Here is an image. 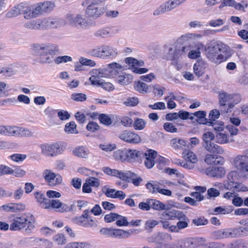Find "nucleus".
Instances as JSON below:
<instances>
[{
  "instance_id": "a19ab883",
  "label": "nucleus",
  "mask_w": 248,
  "mask_h": 248,
  "mask_svg": "<svg viewBox=\"0 0 248 248\" xmlns=\"http://www.w3.org/2000/svg\"><path fill=\"white\" fill-rule=\"evenodd\" d=\"M201 37L202 35L200 34L188 33L182 35L180 39L184 42H187L201 38Z\"/></svg>"
},
{
  "instance_id": "4468645a",
  "label": "nucleus",
  "mask_w": 248,
  "mask_h": 248,
  "mask_svg": "<svg viewBox=\"0 0 248 248\" xmlns=\"http://www.w3.org/2000/svg\"><path fill=\"white\" fill-rule=\"evenodd\" d=\"M92 76L89 78V80L91 84L93 85H96L102 80L100 78L107 77L108 75V70L106 68L93 69L92 72Z\"/></svg>"
},
{
  "instance_id": "423d86ee",
  "label": "nucleus",
  "mask_w": 248,
  "mask_h": 248,
  "mask_svg": "<svg viewBox=\"0 0 248 248\" xmlns=\"http://www.w3.org/2000/svg\"><path fill=\"white\" fill-rule=\"evenodd\" d=\"M221 49V45L217 42L206 46L205 51L207 58L212 62L217 64H219V52Z\"/></svg>"
},
{
  "instance_id": "e433bc0d",
  "label": "nucleus",
  "mask_w": 248,
  "mask_h": 248,
  "mask_svg": "<svg viewBox=\"0 0 248 248\" xmlns=\"http://www.w3.org/2000/svg\"><path fill=\"white\" fill-rule=\"evenodd\" d=\"M62 205V203L59 200L56 199L48 200L46 206H44V208L45 209H48L50 208L58 209L59 211H62L60 209Z\"/></svg>"
},
{
  "instance_id": "0e129e2a",
  "label": "nucleus",
  "mask_w": 248,
  "mask_h": 248,
  "mask_svg": "<svg viewBox=\"0 0 248 248\" xmlns=\"http://www.w3.org/2000/svg\"><path fill=\"white\" fill-rule=\"evenodd\" d=\"M71 99L77 102H83L86 100L87 96L82 93H74L71 95Z\"/></svg>"
},
{
  "instance_id": "b1692460",
  "label": "nucleus",
  "mask_w": 248,
  "mask_h": 248,
  "mask_svg": "<svg viewBox=\"0 0 248 248\" xmlns=\"http://www.w3.org/2000/svg\"><path fill=\"white\" fill-rule=\"evenodd\" d=\"M25 208V205L22 204L10 203L0 206L1 211L15 212L17 211L23 210Z\"/></svg>"
},
{
  "instance_id": "2eb2a0df",
  "label": "nucleus",
  "mask_w": 248,
  "mask_h": 248,
  "mask_svg": "<svg viewBox=\"0 0 248 248\" xmlns=\"http://www.w3.org/2000/svg\"><path fill=\"white\" fill-rule=\"evenodd\" d=\"M88 6L85 10L86 14L89 17L97 18L104 13V8L96 6L95 4H86Z\"/></svg>"
},
{
  "instance_id": "5701e85b",
  "label": "nucleus",
  "mask_w": 248,
  "mask_h": 248,
  "mask_svg": "<svg viewBox=\"0 0 248 248\" xmlns=\"http://www.w3.org/2000/svg\"><path fill=\"white\" fill-rule=\"evenodd\" d=\"M204 161L209 165H217L222 164L224 162V158L216 154H207L205 156Z\"/></svg>"
},
{
  "instance_id": "9b49d317",
  "label": "nucleus",
  "mask_w": 248,
  "mask_h": 248,
  "mask_svg": "<svg viewBox=\"0 0 248 248\" xmlns=\"http://www.w3.org/2000/svg\"><path fill=\"white\" fill-rule=\"evenodd\" d=\"M42 29L60 28L65 25L64 20L59 18H46L41 21Z\"/></svg>"
},
{
  "instance_id": "2f4dec72",
  "label": "nucleus",
  "mask_w": 248,
  "mask_h": 248,
  "mask_svg": "<svg viewBox=\"0 0 248 248\" xmlns=\"http://www.w3.org/2000/svg\"><path fill=\"white\" fill-rule=\"evenodd\" d=\"M149 205L150 209L152 208L155 210L161 211L165 209L166 205L161 202L155 200L149 199Z\"/></svg>"
},
{
  "instance_id": "603ef678",
  "label": "nucleus",
  "mask_w": 248,
  "mask_h": 248,
  "mask_svg": "<svg viewBox=\"0 0 248 248\" xmlns=\"http://www.w3.org/2000/svg\"><path fill=\"white\" fill-rule=\"evenodd\" d=\"M125 155V149L123 150H118L114 152L113 157L116 160L124 161L126 160Z\"/></svg>"
},
{
  "instance_id": "6e6d98bb",
  "label": "nucleus",
  "mask_w": 248,
  "mask_h": 248,
  "mask_svg": "<svg viewBox=\"0 0 248 248\" xmlns=\"http://www.w3.org/2000/svg\"><path fill=\"white\" fill-rule=\"evenodd\" d=\"M139 102V98L137 97H128L124 102V104L127 107H134Z\"/></svg>"
},
{
  "instance_id": "412c9836",
  "label": "nucleus",
  "mask_w": 248,
  "mask_h": 248,
  "mask_svg": "<svg viewBox=\"0 0 248 248\" xmlns=\"http://www.w3.org/2000/svg\"><path fill=\"white\" fill-rule=\"evenodd\" d=\"M26 4L21 3L15 6L9 10L6 14V16L8 18H12L16 17L21 14L24 15V13L26 11Z\"/></svg>"
},
{
  "instance_id": "79ce46f5",
  "label": "nucleus",
  "mask_w": 248,
  "mask_h": 248,
  "mask_svg": "<svg viewBox=\"0 0 248 248\" xmlns=\"http://www.w3.org/2000/svg\"><path fill=\"white\" fill-rule=\"evenodd\" d=\"M90 244L87 242H72L65 246V248H90Z\"/></svg>"
},
{
  "instance_id": "473e14b6",
  "label": "nucleus",
  "mask_w": 248,
  "mask_h": 248,
  "mask_svg": "<svg viewBox=\"0 0 248 248\" xmlns=\"http://www.w3.org/2000/svg\"><path fill=\"white\" fill-rule=\"evenodd\" d=\"M186 141L184 140L175 138L171 140V146L175 149H182L186 144Z\"/></svg>"
},
{
  "instance_id": "338daca9",
  "label": "nucleus",
  "mask_w": 248,
  "mask_h": 248,
  "mask_svg": "<svg viewBox=\"0 0 248 248\" xmlns=\"http://www.w3.org/2000/svg\"><path fill=\"white\" fill-rule=\"evenodd\" d=\"M96 85L101 87L104 90L108 91H111L114 89V87L112 83L109 82H104L103 80Z\"/></svg>"
},
{
  "instance_id": "f257e3e1",
  "label": "nucleus",
  "mask_w": 248,
  "mask_h": 248,
  "mask_svg": "<svg viewBox=\"0 0 248 248\" xmlns=\"http://www.w3.org/2000/svg\"><path fill=\"white\" fill-rule=\"evenodd\" d=\"M31 48L37 57L36 61L41 63H49L53 62L57 47L49 44H33Z\"/></svg>"
},
{
  "instance_id": "f3484780",
  "label": "nucleus",
  "mask_w": 248,
  "mask_h": 248,
  "mask_svg": "<svg viewBox=\"0 0 248 248\" xmlns=\"http://www.w3.org/2000/svg\"><path fill=\"white\" fill-rule=\"evenodd\" d=\"M235 167L238 170L248 172V156L237 155L234 159Z\"/></svg>"
},
{
  "instance_id": "49530a36",
  "label": "nucleus",
  "mask_w": 248,
  "mask_h": 248,
  "mask_svg": "<svg viewBox=\"0 0 248 248\" xmlns=\"http://www.w3.org/2000/svg\"><path fill=\"white\" fill-rule=\"evenodd\" d=\"M53 240L58 245H65L67 242L65 236L62 233H58L55 235L53 237Z\"/></svg>"
},
{
  "instance_id": "3c124183",
  "label": "nucleus",
  "mask_w": 248,
  "mask_h": 248,
  "mask_svg": "<svg viewBox=\"0 0 248 248\" xmlns=\"http://www.w3.org/2000/svg\"><path fill=\"white\" fill-rule=\"evenodd\" d=\"M159 223V222L154 219L147 220L144 225V229L148 232H152L153 229Z\"/></svg>"
},
{
  "instance_id": "8fccbe9b",
  "label": "nucleus",
  "mask_w": 248,
  "mask_h": 248,
  "mask_svg": "<svg viewBox=\"0 0 248 248\" xmlns=\"http://www.w3.org/2000/svg\"><path fill=\"white\" fill-rule=\"evenodd\" d=\"M77 125L73 121L70 122L69 123L66 124L65 125L64 130L65 131L68 133L71 134H77L78 131L77 130Z\"/></svg>"
},
{
  "instance_id": "72a5a7b5",
  "label": "nucleus",
  "mask_w": 248,
  "mask_h": 248,
  "mask_svg": "<svg viewBox=\"0 0 248 248\" xmlns=\"http://www.w3.org/2000/svg\"><path fill=\"white\" fill-rule=\"evenodd\" d=\"M215 139L217 142L224 144L229 142L227 132L223 130L219 132L215 133Z\"/></svg>"
},
{
  "instance_id": "aec40b11",
  "label": "nucleus",
  "mask_w": 248,
  "mask_h": 248,
  "mask_svg": "<svg viewBox=\"0 0 248 248\" xmlns=\"http://www.w3.org/2000/svg\"><path fill=\"white\" fill-rule=\"evenodd\" d=\"M119 31L118 30H115L113 28L106 27L100 29L96 31L94 35L96 37L106 38L112 36Z\"/></svg>"
},
{
  "instance_id": "7c9ffc66",
  "label": "nucleus",
  "mask_w": 248,
  "mask_h": 248,
  "mask_svg": "<svg viewBox=\"0 0 248 248\" xmlns=\"http://www.w3.org/2000/svg\"><path fill=\"white\" fill-rule=\"evenodd\" d=\"M219 53V64L222 62L226 61L232 55L230 48L229 47H226L225 46H223L222 45H221V49Z\"/></svg>"
},
{
  "instance_id": "c756f323",
  "label": "nucleus",
  "mask_w": 248,
  "mask_h": 248,
  "mask_svg": "<svg viewBox=\"0 0 248 248\" xmlns=\"http://www.w3.org/2000/svg\"><path fill=\"white\" fill-rule=\"evenodd\" d=\"M207 66V63L203 61H199L193 66V69L195 75L198 77L202 75L204 70Z\"/></svg>"
},
{
  "instance_id": "20e7f679",
  "label": "nucleus",
  "mask_w": 248,
  "mask_h": 248,
  "mask_svg": "<svg viewBox=\"0 0 248 248\" xmlns=\"http://www.w3.org/2000/svg\"><path fill=\"white\" fill-rule=\"evenodd\" d=\"M88 54L98 58L108 59L116 57L118 54V50L112 46L104 44L90 49Z\"/></svg>"
},
{
  "instance_id": "f03ea898",
  "label": "nucleus",
  "mask_w": 248,
  "mask_h": 248,
  "mask_svg": "<svg viewBox=\"0 0 248 248\" xmlns=\"http://www.w3.org/2000/svg\"><path fill=\"white\" fill-rule=\"evenodd\" d=\"M35 222L33 216L30 213H26L15 217L10 225V230L19 231L25 229L26 233H30L35 228L33 224Z\"/></svg>"
},
{
  "instance_id": "dca6fc26",
  "label": "nucleus",
  "mask_w": 248,
  "mask_h": 248,
  "mask_svg": "<svg viewBox=\"0 0 248 248\" xmlns=\"http://www.w3.org/2000/svg\"><path fill=\"white\" fill-rule=\"evenodd\" d=\"M26 11L24 13V17L26 19H30L36 17L39 15L43 14L41 3L37 4L34 7H28L26 5Z\"/></svg>"
},
{
  "instance_id": "f8f14e48",
  "label": "nucleus",
  "mask_w": 248,
  "mask_h": 248,
  "mask_svg": "<svg viewBox=\"0 0 248 248\" xmlns=\"http://www.w3.org/2000/svg\"><path fill=\"white\" fill-rule=\"evenodd\" d=\"M119 138L121 140L130 143H138L141 141L139 135L127 130L122 131L119 134Z\"/></svg>"
},
{
  "instance_id": "052dcab7",
  "label": "nucleus",
  "mask_w": 248,
  "mask_h": 248,
  "mask_svg": "<svg viewBox=\"0 0 248 248\" xmlns=\"http://www.w3.org/2000/svg\"><path fill=\"white\" fill-rule=\"evenodd\" d=\"M211 124H210V125L213 127L216 133L219 132L224 130V125L222 122H218L216 121H211Z\"/></svg>"
},
{
  "instance_id": "a878e982",
  "label": "nucleus",
  "mask_w": 248,
  "mask_h": 248,
  "mask_svg": "<svg viewBox=\"0 0 248 248\" xmlns=\"http://www.w3.org/2000/svg\"><path fill=\"white\" fill-rule=\"evenodd\" d=\"M202 147L208 152L214 154H221L223 153L222 148L217 144L210 142Z\"/></svg>"
},
{
  "instance_id": "393cba45",
  "label": "nucleus",
  "mask_w": 248,
  "mask_h": 248,
  "mask_svg": "<svg viewBox=\"0 0 248 248\" xmlns=\"http://www.w3.org/2000/svg\"><path fill=\"white\" fill-rule=\"evenodd\" d=\"M122 66L117 62H112L108 64L105 68L108 70V75L107 76H118L119 75V71L122 69Z\"/></svg>"
},
{
  "instance_id": "ddd939ff",
  "label": "nucleus",
  "mask_w": 248,
  "mask_h": 248,
  "mask_svg": "<svg viewBox=\"0 0 248 248\" xmlns=\"http://www.w3.org/2000/svg\"><path fill=\"white\" fill-rule=\"evenodd\" d=\"M237 230L234 228L221 229L215 232L214 236L217 239H225L227 238H237L238 234Z\"/></svg>"
},
{
  "instance_id": "5fc2aeb1",
  "label": "nucleus",
  "mask_w": 248,
  "mask_h": 248,
  "mask_svg": "<svg viewBox=\"0 0 248 248\" xmlns=\"http://www.w3.org/2000/svg\"><path fill=\"white\" fill-rule=\"evenodd\" d=\"M34 196L37 200V201L39 202L43 206H46L48 199L45 198L44 194L41 192H36L34 193ZM44 206H43L44 207Z\"/></svg>"
},
{
  "instance_id": "864d4df0",
  "label": "nucleus",
  "mask_w": 248,
  "mask_h": 248,
  "mask_svg": "<svg viewBox=\"0 0 248 248\" xmlns=\"http://www.w3.org/2000/svg\"><path fill=\"white\" fill-rule=\"evenodd\" d=\"M32 136V133L28 129L18 126L17 137H29Z\"/></svg>"
},
{
  "instance_id": "58836bf2",
  "label": "nucleus",
  "mask_w": 248,
  "mask_h": 248,
  "mask_svg": "<svg viewBox=\"0 0 248 248\" xmlns=\"http://www.w3.org/2000/svg\"><path fill=\"white\" fill-rule=\"evenodd\" d=\"M193 244V242L190 240H180L177 241L176 246L172 248H192Z\"/></svg>"
},
{
  "instance_id": "a211bd4d",
  "label": "nucleus",
  "mask_w": 248,
  "mask_h": 248,
  "mask_svg": "<svg viewBox=\"0 0 248 248\" xmlns=\"http://www.w3.org/2000/svg\"><path fill=\"white\" fill-rule=\"evenodd\" d=\"M157 152L150 149L143 152L142 157H145L144 164L148 169L152 168L155 165V159L157 156Z\"/></svg>"
},
{
  "instance_id": "e2e57ef3",
  "label": "nucleus",
  "mask_w": 248,
  "mask_h": 248,
  "mask_svg": "<svg viewBox=\"0 0 248 248\" xmlns=\"http://www.w3.org/2000/svg\"><path fill=\"white\" fill-rule=\"evenodd\" d=\"M164 130L167 132L171 133H176L178 131L177 128L172 123L167 122L163 124Z\"/></svg>"
},
{
  "instance_id": "37998d69",
  "label": "nucleus",
  "mask_w": 248,
  "mask_h": 248,
  "mask_svg": "<svg viewBox=\"0 0 248 248\" xmlns=\"http://www.w3.org/2000/svg\"><path fill=\"white\" fill-rule=\"evenodd\" d=\"M137 174L130 171H126L125 172H121L120 179L124 181L129 182L132 181L137 176Z\"/></svg>"
},
{
  "instance_id": "c85d7f7f",
  "label": "nucleus",
  "mask_w": 248,
  "mask_h": 248,
  "mask_svg": "<svg viewBox=\"0 0 248 248\" xmlns=\"http://www.w3.org/2000/svg\"><path fill=\"white\" fill-rule=\"evenodd\" d=\"M233 210V207L232 206H218L216 207L212 214L213 215H225L231 213Z\"/></svg>"
},
{
  "instance_id": "bf43d9fd",
  "label": "nucleus",
  "mask_w": 248,
  "mask_h": 248,
  "mask_svg": "<svg viewBox=\"0 0 248 248\" xmlns=\"http://www.w3.org/2000/svg\"><path fill=\"white\" fill-rule=\"evenodd\" d=\"M145 186L149 191L152 193H156L157 192H158L159 187L158 185L155 182H153V183H147L146 184Z\"/></svg>"
},
{
  "instance_id": "1a4fd4ad",
  "label": "nucleus",
  "mask_w": 248,
  "mask_h": 248,
  "mask_svg": "<svg viewBox=\"0 0 248 248\" xmlns=\"http://www.w3.org/2000/svg\"><path fill=\"white\" fill-rule=\"evenodd\" d=\"M125 62L129 65H131L132 71L136 74H142L148 71L147 68L139 67L144 65L143 61H138L135 58L128 57L125 58Z\"/></svg>"
},
{
  "instance_id": "4be33fe9",
  "label": "nucleus",
  "mask_w": 248,
  "mask_h": 248,
  "mask_svg": "<svg viewBox=\"0 0 248 248\" xmlns=\"http://www.w3.org/2000/svg\"><path fill=\"white\" fill-rule=\"evenodd\" d=\"M125 155L127 162H133L142 157L143 152L134 149H125Z\"/></svg>"
},
{
  "instance_id": "a18cd8bd",
  "label": "nucleus",
  "mask_w": 248,
  "mask_h": 248,
  "mask_svg": "<svg viewBox=\"0 0 248 248\" xmlns=\"http://www.w3.org/2000/svg\"><path fill=\"white\" fill-rule=\"evenodd\" d=\"M146 122L141 118H136L133 124V126L135 129L141 130L144 128Z\"/></svg>"
},
{
  "instance_id": "13d9d810",
  "label": "nucleus",
  "mask_w": 248,
  "mask_h": 248,
  "mask_svg": "<svg viewBox=\"0 0 248 248\" xmlns=\"http://www.w3.org/2000/svg\"><path fill=\"white\" fill-rule=\"evenodd\" d=\"M102 170L105 173L109 175L119 177V178L121 175L122 171L115 169H111L108 167H104Z\"/></svg>"
},
{
  "instance_id": "4c0bfd02",
  "label": "nucleus",
  "mask_w": 248,
  "mask_h": 248,
  "mask_svg": "<svg viewBox=\"0 0 248 248\" xmlns=\"http://www.w3.org/2000/svg\"><path fill=\"white\" fill-rule=\"evenodd\" d=\"M229 248H248V241L242 239L233 241L230 244Z\"/></svg>"
},
{
  "instance_id": "7ed1b4c3",
  "label": "nucleus",
  "mask_w": 248,
  "mask_h": 248,
  "mask_svg": "<svg viewBox=\"0 0 248 248\" xmlns=\"http://www.w3.org/2000/svg\"><path fill=\"white\" fill-rule=\"evenodd\" d=\"M219 110L222 113H227L229 110L240 102L241 97L239 94H231L223 91L218 93Z\"/></svg>"
},
{
  "instance_id": "cd10ccee",
  "label": "nucleus",
  "mask_w": 248,
  "mask_h": 248,
  "mask_svg": "<svg viewBox=\"0 0 248 248\" xmlns=\"http://www.w3.org/2000/svg\"><path fill=\"white\" fill-rule=\"evenodd\" d=\"M133 80V77L130 74H124L116 77V81L122 85H128Z\"/></svg>"
},
{
  "instance_id": "0eeeda50",
  "label": "nucleus",
  "mask_w": 248,
  "mask_h": 248,
  "mask_svg": "<svg viewBox=\"0 0 248 248\" xmlns=\"http://www.w3.org/2000/svg\"><path fill=\"white\" fill-rule=\"evenodd\" d=\"M67 22L73 27L87 29L91 25V21L82 17L80 15L68 14L66 16Z\"/></svg>"
},
{
  "instance_id": "bb28decb",
  "label": "nucleus",
  "mask_w": 248,
  "mask_h": 248,
  "mask_svg": "<svg viewBox=\"0 0 248 248\" xmlns=\"http://www.w3.org/2000/svg\"><path fill=\"white\" fill-rule=\"evenodd\" d=\"M73 154L78 157L87 158L89 157V150L84 146H78L75 148L73 151Z\"/></svg>"
},
{
  "instance_id": "6e6552de",
  "label": "nucleus",
  "mask_w": 248,
  "mask_h": 248,
  "mask_svg": "<svg viewBox=\"0 0 248 248\" xmlns=\"http://www.w3.org/2000/svg\"><path fill=\"white\" fill-rule=\"evenodd\" d=\"M186 0H170L160 5L154 12V16H158L165 12L170 11Z\"/></svg>"
},
{
  "instance_id": "de8ad7c7",
  "label": "nucleus",
  "mask_w": 248,
  "mask_h": 248,
  "mask_svg": "<svg viewBox=\"0 0 248 248\" xmlns=\"http://www.w3.org/2000/svg\"><path fill=\"white\" fill-rule=\"evenodd\" d=\"M24 27L30 30L42 29L41 22H37L34 20L30 21L25 23Z\"/></svg>"
},
{
  "instance_id": "f704fd0d",
  "label": "nucleus",
  "mask_w": 248,
  "mask_h": 248,
  "mask_svg": "<svg viewBox=\"0 0 248 248\" xmlns=\"http://www.w3.org/2000/svg\"><path fill=\"white\" fill-rule=\"evenodd\" d=\"M225 170L221 167H213L209 171V174L213 177L221 178L225 175Z\"/></svg>"
},
{
  "instance_id": "c03bdc74",
  "label": "nucleus",
  "mask_w": 248,
  "mask_h": 248,
  "mask_svg": "<svg viewBox=\"0 0 248 248\" xmlns=\"http://www.w3.org/2000/svg\"><path fill=\"white\" fill-rule=\"evenodd\" d=\"M134 87L137 91L143 94L147 93L149 88L146 83L140 81L135 83Z\"/></svg>"
},
{
  "instance_id": "69168bd1",
  "label": "nucleus",
  "mask_w": 248,
  "mask_h": 248,
  "mask_svg": "<svg viewBox=\"0 0 248 248\" xmlns=\"http://www.w3.org/2000/svg\"><path fill=\"white\" fill-rule=\"evenodd\" d=\"M116 224L118 226H127L129 225V222L126 217L118 214Z\"/></svg>"
},
{
  "instance_id": "774afa93",
  "label": "nucleus",
  "mask_w": 248,
  "mask_h": 248,
  "mask_svg": "<svg viewBox=\"0 0 248 248\" xmlns=\"http://www.w3.org/2000/svg\"><path fill=\"white\" fill-rule=\"evenodd\" d=\"M27 156L26 155L20 154H15L10 156V158L14 161L18 162L24 160Z\"/></svg>"
},
{
  "instance_id": "9d476101",
  "label": "nucleus",
  "mask_w": 248,
  "mask_h": 248,
  "mask_svg": "<svg viewBox=\"0 0 248 248\" xmlns=\"http://www.w3.org/2000/svg\"><path fill=\"white\" fill-rule=\"evenodd\" d=\"M44 178L49 186H55L61 184L62 182V177L59 174H56L50 170H45L43 173Z\"/></svg>"
},
{
  "instance_id": "c9c22d12",
  "label": "nucleus",
  "mask_w": 248,
  "mask_h": 248,
  "mask_svg": "<svg viewBox=\"0 0 248 248\" xmlns=\"http://www.w3.org/2000/svg\"><path fill=\"white\" fill-rule=\"evenodd\" d=\"M111 236L119 237L121 238H126L129 237L130 233L128 231L121 229H112Z\"/></svg>"
},
{
  "instance_id": "680f3d73",
  "label": "nucleus",
  "mask_w": 248,
  "mask_h": 248,
  "mask_svg": "<svg viewBox=\"0 0 248 248\" xmlns=\"http://www.w3.org/2000/svg\"><path fill=\"white\" fill-rule=\"evenodd\" d=\"M98 118L100 122L106 125H109L112 123L109 116L106 114H100Z\"/></svg>"
},
{
  "instance_id": "ea45409f",
  "label": "nucleus",
  "mask_w": 248,
  "mask_h": 248,
  "mask_svg": "<svg viewBox=\"0 0 248 248\" xmlns=\"http://www.w3.org/2000/svg\"><path fill=\"white\" fill-rule=\"evenodd\" d=\"M18 126L15 125H6L5 135L17 137Z\"/></svg>"
},
{
  "instance_id": "39448f33",
  "label": "nucleus",
  "mask_w": 248,
  "mask_h": 248,
  "mask_svg": "<svg viewBox=\"0 0 248 248\" xmlns=\"http://www.w3.org/2000/svg\"><path fill=\"white\" fill-rule=\"evenodd\" d=\"M40 147L41 153L47 157H54L62 154L64 149L63 144L61 142H57L52 144L45 143L41 144Z\"/></svg>"
},
{
  "instance_id": "4d7b16f0",
  "label": "nucleus",
  "mask_w": 248,
  "mask_h": 248,
  "mask_svg": "<svg viewBox=\"0 0 248 248\" xmlns=\"http://www.w3.org/2000/svg\"><path fill=\"white\" fill-rule=\"evenodd\" d=\"M42 11L44 13H48L52 11L54 8V4L50 1H46L41 3Z\"/></svg>"
},
{
  "instance_id": "09e8293b",
  "label": "nucleus",
  "mask_w": 248,
  "mask_h": 248,
  "mask_svg": "<svg viewBox=\"0 0 248 248\" xmlns=\"http://www.w3.org/2000/svg\"><path fill=\"white\" fill-rule=\"evenodd\" d=\"M215 139V135L211 132H207L202 135V146L212 142V141Z\"/></svg>"
},
{
  "instance_id": "6ab92c4d",
  "label": "nucleus",
  "mask_w": 248,
  "mask_h": 248,
  "mask_svg": "<svg viewBox=\"0 0 248 248\" xmlns=\"http://www.w3.org/2000/svg\"><path fill=\"white\" fill-rule=\"evenodd\" d=\"M149 243H162V242L169 241L171 240V235L166 232H158L152 235L147 239Z\"/></svg>"
}]
</instances>
